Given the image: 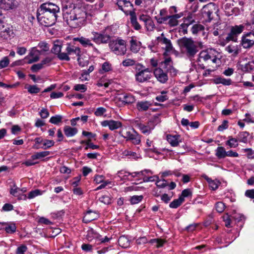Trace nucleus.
Here are the masks:
<instances>
[{
  "label": "nucleus",
  "mask_w": 254,
  "mask_h": 254,
  "mask_svg": "<svg viewBox=\"0 0 254 254\" xmlns=\"http://www.w3.org/2000/svg\"><path fill=\"white\" fill-rule=\"evenodd\" d=\"M62 12L64 21L71 28L81 27L86 22L87 11L83 2L65 1L63 3Z\"/></svg>",
  "instance_id": "obj_1"
},
{
  "label": "nucleus",
  "mask_w": 254,
  "mask_h": 254,
  "mask_svg": "<svg viewBox=\"0 0 254 254\" xmlns=\"http://www.w3.org/2000/svg\"><path fill=\"white\" fill-rule=\"evenodd\" d=\"M60 7L52 2L42 4L37 11V18L41 25L49 27L53 25L59 13Z\"/></svg>",
  "instance_id": "obj_2"
},
{
  "label": "nucleus",
  "mask_w": 254,
  "mask_h": 254,
  "mask_svg": "<svg viewBox=\"0 0 254 254\" xmlns=\"http://www.w3.org/2000/svg\"><path fill=\"white\" fill-rule=\"evenodd\" d=\"M181 52L189 59L193 58L199 49L195 42L191 38L184 37L179 41Z\"/></svg>",
  "instance_id": "obj_3"
},
{
  "label": "nucleus",
  "mask_w": 254,
  "mask_h": 254,
  "mask_svg": "<svg viewBox=\"0 0 254 254\" xmlns=\"http://www.w3.org/2000/svg\"><path fill=\"white\" fill-rule=\"evenodd\" d=\"M109 46L111 52L118 56H124L126 54L127 42L120 37L110 41Z\"/></svg>",
  "instance_id": "obj_4"
},
{
  "label": "nucleus",
  "mask_w": 254,
  "mask_h": 254,
  "mask_svg": "<svg viewBox=\"0 0 254 254\" xmlns=\"http://www.w3.org/2000/svg\"><path fill=\"white\" fill-rule=\"evenodd\" d=\"M219 11L218 6L213 2H210L203 6L201 13L203 17L206 18L207 22H210L214 15Z\"/></svg>",
  "instance_id": "obj_5"
},
{
  "label": "nucleus",
  "mask_w": 254,
  "mask_h": 254,
  "mask_svg": "<svg viewBox=\"0 0 254 254\" xmlns=\"http://www.w3.org/2000/svg\"><path fill=\"white\" fill-rule=\"evenodd\" d=\"M217 51L212 49L202 51L199 54L197 62L201 63L202 61L206 62L208 60H211L213 63H216L218 60L217 58Z\"/></svg>",
  "instance_id": "obj_6"
},
{
  "label": "nucleus",
  "mask_w": 254,
  "mask_h": 254,
  "mask_svg": "<svg viewBox=\"0 0 254 254\" xmlns=\"http://www.w3.org/2000/svg\"><path fill=\"white\" fill-rule=\"evenodd\" d=\"M93 37L92 40L97 45L107 44L110 42L111 36L109 34L105 33V30L100 32L92 31L91 32Z\"/></svg>",
  "instance_id": "obj_7"
},
{
  "label": "nucleus",
  "mask_w": 254,
  "mask_h": 254,
  "mask_svg": "<svg viewBox=\"0 0 254 254\" xmlns=\"http://www.w3.org/2000/svg\"><path fill=\"white\" fill-rule=\"evenodd\" d=\"M62 48V43L61 41L57 40L54 41L53 46L51 49L52 53L56 55L57 58L61 61H69L70 58L65 54L64 52H61Z\"/></svg>",
  "instance_id": "obj_8"
},
{
  "label": "nucleus",
  "mask_w": 254,
  "mask_h": 254,
  "mask_svg": "<svg viewBox=\"0 0 254 254\" xmlns=\"http://www.w3.org/2000/svg\"><path fill=\"white\" fill-rule=\"evenodd\" d=\"M151 70L149 68L138 69L135 74V80L139 83H143L149 81L152 77Z\"/></svg>",
  "instance_id": "obj_9"
},
{
  "label": "nucleus",
  "mask_w": 254,
  "mask_h": 254,
  "mask_svg": "<svg viewBox=\"0 0 254 254\" xmlns=\"http://www.w3.org/2000/svg\"><path fill=\"white\" fill-rule=\"evenodd\" d=\"M184 16L183 12H180L175 15H169L168 17L163 18L161 19V22H163V24H166L170 27H173L177 26L179 24L178 19Z\"/></svg>",
  "instance_id": "obj_10"
},
{
  "label": "nucleus",
  "mask_w": 254,
  "mask_h": 254,
  "mask_svg": "<svg viewBox=\"0 0 254 254\" xmlns=\"http://www.w3.org/2000/svg\"><path fill=\"white\" fill-rule=\"evenodd\" d=\"M241 44L244 49H250L254 45V33L250 32L244 34Z\"/></svg>",
  "instance_id": "obj_11"
},
{
  "label": "nucleus",
  "mask_w": 254,
  "mask_h": 254,
  "mask_svg": "<svg viewBox=\"0 0 254 254\" xmlns=\"http://www.w3.org/2000/svg\"><path fill=\"white\" fill-rule=\"evenodd\" d=\"M168 71L163 70L161 67L155 68L153 70V74L157 80L162 84L166 83L168 80Z\"/></svg>",
  "instance_id": "obj_12"
},
{
  "label": "nucleus",
  "mask_w": 254,
  "mask_h": 254,
  "mask_svg": "<svg viewBox=\"0 0 254 254\" xmlns=\"http://www.w3.org/2000/svg\"><path fill=\"white\" fill-rule=\"evenodd\" d=\"M244 26L243 25H235L232 26L231 28L230 33L226 37L228 41H233L236 42L237 40V36L240 34L244 29Z\"/></svg>",
  "instance_id": "obj_13"
},
{
  "label": "nucleus",
  "mask_w": 254,
  "mask_h": 254,
  "mask_svg": "<svg viewBox=\"0 0 254 254\" xmlns=\"http://www.w3.org/2000/svg\"><path fill=\"white\" fill-rule=\"evenodd\" d=\"M122 136L127 141H131L134 145H138L141 142V135L133 128L132 129V131H127L125 136Z\"/></svg>",
  "instance_id": "obj_14"
},
{
  "label": "nucleus",
  "mask_w": 254,
  "mask_h": 254,
  "mask_svg": "<svg viewBox=\"0 0 254 254\" xmlns=\"http://www.w3.org/2000/svg\"><path fill=\"white\" fill-rule=\"evenodd\" d=\"M41 55V51L37 50L36 47H33L30 50L28 55L25 57L24 60L27 61V64H31L38 61Z\"/></svg>",
  "instance_id": "obj_15"
},
{
  "label": "nucleus",
  "mask_w": 254,
  "mask_h": 254,
  "mask_svg": "<svg viewBox=\"0 0 254 254\" xmlns=\"http://www.w3.org/2000/svg\"><path fill=\"white\" fill-rule=\"evenodd\" d=\"M75 41L78 42L83 47L86 48H91L93 51L98 52V50L92 43V40L83 36L75 38Z\"/></svg>",
  "instance_id": "obj_16"
},
{
  "label": "nucleus",
  "mask_w": 254,
  "mask_h": 254,
  "mask_svg": "<svg viewBox=\"0 0 254 254\" xmlns=\"http://www.w3.org/2000/svg\"><path fill=\"white\" fill-rule=\"evenodd\" d=\"M154 120L155 119L153 120H150L146 125L143 124H139L138 125L139 129L143 134L148 135L154 129L157 124L155 123Z\"/></svg>",
  "instance_id": "obj_17"
},
{
  "label": "nucleus",
  "mask_w": 254,
  "mask_h": 254,
  "mask_svg": "<svg viewBox=\"0 0 254 254\" xmlns=\"http://www.w3.org/2000/svg\"><path fill=\"white\" fill-rule=\"evenodd\" d=\"M163 68L173 76L177 75V70L173 66V62L171 58L169 57L166 58L164 61L161 63Z\"/></svg>",
  "instance_id": "obj_18"
},
{
  "label": "nucleus",
  "mask_w": 254,
  "mask_h": 254,
  "mask_svg": "<svg viewBox=\"0 0 254 254\" xmlns=\"http://www.w3.org/2000/svg\"><path fill=\"white\" fill-rule=\"evenodd\" d=\"M66 53L65 54L69 57V56H72V58H75L80 56L81 50L80 49L76 46L67 44L65 49Z\"/></svg>",
  "instance_id": "obj_19"
},
{
  "label": "nucleus",
  "mask_w": 254,
  "mask_h": 254,
  "mask_svg": "<svg viewBox=\"0 0 254 254\" xmlns=\"http://www.w3.org/2000/svg\"><path fill=\"white\" fill-rule=\"evenodd\" d=\"M118 99L124 104H132L135 101V99L132 95L127 93L119 94Z\"/></svg>",
  "instance_id": "obj_20"
},
{
  "label": "nucleus",
  "mask_w": 254,
  "mask_h": 254,
  "mask_svg": "<svg viewBox=\"0 0 254 254\" xmlns=\"http://www.w3.org/2000/svg\"><path fill=\"white\" fill-rule=\"evenodd\" d=\"M101 125L104 127H108L111 130L118 129L122 126L121 122L113 120L104 121L101 123Z\"/></svg>",
  "instance_id": "obj_21"
},
{
  "label": "nucleus",
  "mask_w": 254,
  "mask_h": 254,
  "mask_svg": "<svg viewBox=\"0 0 254 254\" xmlns=\"http://www.w3.org/2000/svg\"><path fill=\"white\" fill-rule=\"evenodd\" d=\"M0 33L1 36L3 39H7L9 38L10 33H12V31L10 30L9 26L4 22H0Z\"/></svg>",
  "instance_id": "obj_22"
},
{
  "label": "nucleus",
  "mask_w": 254,
  "mask_h": 254,
  "mask_svg": "<svg viewBox=\"0 0 254 254\" xmlns=\"http://www.w3.org/2000/svg\"><path fill=\"white\" fill-rule=\"evenodd\" d=\"M157 39L159 42L165 45V52L164 53V55H166L167 52H169L173 50V46L170 40L166 38L163 33H162L161 36L158 37Z\"/></svg>",
  "instance_id": "obj_23"
},
{
  "label": "nucleus",
  "mask_w": 254,
  "mask_h": 254,
  "mask_svg": "<svg viewBox=\"0 0 254 254\" xmlns=\"http://www.w3.org/2000/svg\"><path fill=\"white\" fill-rule=\"evenodd\" d=\"M17 3L16 0H0V7L7 10L15 7Z\"/></svg>",
  "instance_id": "obj_24"
},
{
  "label": "nucleus",
  "mask_w": 254,
  "mask_h": 254,
  "mask_svg": "<svg viewBox=\"0 0 254 254\" xmlns=\"http://www.w3.org/2000/svg\"><path fill=\"white\" fill-rule=\"evenodd\" d=\"M166 137L168 142L173 147H176L178 146L180 142H182L180 135L168 134Z\"/></svg>",
  "instance_id": "obj_25"
},
{
  "label": "nucleus",
  "mask_w": 254,
  "mask_h": 254,
  "mask_svg": "<svg viewBox=\"0 0 254 254\" xmlns=\"http://www.w3.org/2000/svg\"><path fill=\"white\" fill-rule=\"evenodd\" d=\"M117 4L119 8L122 10L126 15L129 14V11L124 9V7H131L133 8V4L127 0H119L117 1Z\"/></svg>",
  "instance_id": "obj_26"
},
{
  "label": "nucleus",
  "mask_w": 254,
  "mask_h": 254,
  "mask_svg": "<svg viewBox=\"0 0 254 254\" xmlns=\"http://www.w3.org/2000/svg\"><path fill=\"white\" fill-rule=\"evenodd\" d=\"M129 43L130 51L134 53H137L140 49L141 45V42L138 41L136 39L132 37Z\"/></svg>",
  "instance_id": "obj_27"
},
{
  "label": "nucleus",
  "mask_w": 254,
  "mask_h": 254,
  "mask_svg": "<svg viewBox=\"0 0 254 254\" xmlns=\"http://www.w3.org/2000/svg\"><path fill=\"white\" fill-rule=\"evenodd\" d=\"M129 15L130 16V22L132 26L136 30H140L141 26L137 21L136 15L134 10H129Z\"/></svg>",
  "instance_id": "obj_28"
},
{
  "label": "nucleus",
  "mask_w": 254,
  "mask_h": 254,
  "mask_svg": "<svg viewBox=\"0 0 254 254\" xmlns=\"http://www.w3.org/2000/svg\"><path fill=\"white\" fill-rule=\"evenodd\" d=\"M98 214L95 211L91 210L88 211L83 217V221L85 223L90 222L94 220L97 219Z\"/></svg>",
  "instance_id": "obj_29"
},
{
  "label": "nucleus",
  "mask_w": 254,
  "mask_h": 254,
  "mask_svg": "<svg viewBox=\"0 0 254 254\" xmlns=\"http://www.w3.org/2000/svg\"><path fill=\"white\" fill-rule=\"evenodd\" d=\"M64 131L65 136L67 137L74 136L78 132L75 127H71L68 126H65L64 128Z\"/></svg>",
  "instance_id": "obj_30"
},
{
  "label": "nucleus",
  "mask_w": 254,
  "mask_h": 254,
  "mask_svg": "<svg viewBox=\"0 0 254 254\" xmlns=\"http://www.w3.org/2000/svg\"><path fill=\"white\" fill-rule=\"evenodd\" d=\"M213 83L216 84H222L224 85H230L231 84V79H226L222 77H218L212 79Z\"/></svg>",
  "instance_id": "obj_31"
},
{
  "label": "nucleus",
  "mask_w": 254,
  "mask_h": 254,
  "mask_svg": "<svg viewBox=\"0 0 254 254\" xmlns=\"http://www.w3.org/2000/svg\"><path fill=\"white\" fill-rule=\"evenodd\" d=\"M151 106L148 101H139L136 104V108L139 111H146Z\"/></svg>",
  "instance_id": "obj_32"
},
{
  "label": "nucleus",
  "mask_w": 254,
  "mask_h": 254,
  "mask_svg": "<svg viewBox=\"0 0 254 254\" xmlns=\"http://www.w3.org/2000/svg\"><path fill=\"white\" fill-rule=\"evenodd\" d=\"M51 152L49 151H43L38 152L31 156V159L34 160L41 159L51 154Z\"/></svg>",
  "instance_id": "obj_33"
},
{
  "label": "nucleus",
  "mask_w": 254,
  "mask_h": 254,
  "mask_svg": "<svg viewBox=\"0 0 254 254\" xmlns=\"http://www.w3.org/2000/svg\"><path fill=\"white\" fill-rule=\"evenodd\" d=\"M166 242L165 240L161 239H153L149 241V243L156 248L163 247Z\"/></svg>",
  "instance_id": "obj_34"
},
{
  "label": "nucleus",
  "mask_w": 254,
  "mask_h": 254,
  "mask_svg": "<svg viewBox=\"0 0 254 254\" xmlns=\"http://www.w3.org/2000/svg\"><path fill=\"white\" fill-rule=\"evenodd\" d=\"M118 243L121 247L124 248H127L130 245L129 240L125 236L120 237L118 240Z\"/></svg>",
  "instance_id": "obj_35"
},
{
  "label": "nucleus",
  "mask_w": 254,
  "mask_h": 254,
  "mask_svg": "<svg viewBox=\"0 0 254 254\" xmlns=\"http://www.w3.org/2000/svg\"><path fill=\"white\" fill-rule=\"evenodd\" d=\"M226 50L233 56H236L240 52L238 46L229 45L226 48Z\"/></svg>",
  "instance_id": "obj_36"
},
{
  "label": "nucleus",
  "mask_w": 254,
  "mask_h": 254,
  "mask_svg": "<svg viewBox=\"0 0 254 254\" xmlns=\"http://www.w3.org/2000/svg\"><path fill=\"white\" fill-rule=\"evenodd\" d=\"M55 144V142L52 140L49 139H45L43 141V145L42 146H35L34 148L35 149H39L42 148L43 149H47L52 146H53Z\"/></svg>",
  "instance_id": "obj_37"
},
{
  "label": "nucleus",
  "mask_w": 254,
  "mask_h": 254,
  "mask_svg": "<svg viewBox=\"0 0 254 254\" xmlns=\"http://www.w3.org/2000/svg\"><path fill=\"white\" fill-rule=\"evenodd\" d=\"M167 13L168 12L166 8H163L160 10L159 15L155 17V19L156 20L158 24H163V22H161V19H163V18H165L166 17H168L169 15H167Z\"/></svg>",
  "instance_id": "obj_38"
},
{
  "label": "nucleus",
  "mask_w": 254,
  "mask_h": 254,
  "mask_svg": "<svg viewBox=\"0 0 254 254\" xmlns=\"http://www.w3.org/2000/svg\"><path fill=\"white\" fill-rule=\"evenodd\" d=\"M100 237V235L92 228L89 229L87 231L86 238L88 241H91L93 239H99Z\"/></svg>",
  "instance_id": "obj_39"
},
{
  "label": "nucleus",
  "mask_w": 254,
  "mask_h": 254,
  "mask_svg": "<svg viewBox=\"0 0 254 254\" xmlns=\"http://www.w3.org/2000/svg\"><path fill=\"white\" fill-rule=\"evenodd\" d=\"M227 151L225 150L224 147L222 146L218 147L216 149L215 155L219 158H224L226 157Z\"/></svg>",
  "instance_id": "obj_40"
},
{
  "label": "nucleus",
  "mask_w": 254,
  "mask_h": 254,
  "mask_svg": "<svg viewBox=\"0 0 254 254\" xmlns=\"http://www.w3.org/2000/svg\"><path fill=\"white\" fill-rule=\"evenodd\" d=\"M238 139L229 136L228 140L226 141V145L229 146L230 148H236L238 146Z\"/></svg>",
  "instance_id": "obj_41"
},
{
  "label": "nucleus",
  "mask_w": 254,
  "mask_h": 254,
  "mask_svg": "<svg viewBox=\"0 0 254 254\" xmlns=\"http://www.w3.org/2000/svg\"><path fill=\"white\" fill-rule=\"evenodd\" d=\"M123 155L128 157L129 158L137 160L140 157V155L136 152L128 150H125L123 152Z\"/></svg>",
  "instance_id": "obj_42"
},
{
  "label": "nucleus",
  "mask_w": 254,
  "mask_h": 254,
  "mask_svg": "<svg viewBox=\"0 0 254 254\" xmlns=\"http://www.w3.org/2000/svg\"><path fill=\"white\" fill-rule=\"evenodd\" d=\"M184 200L185 199L183 197H179L178 199H176L171 202L169 204V206L172 208H177L182 204Z\"/></svg>",
  "instance_id": "obj_43"
},
{
  "label": "nucleus",
  "mask_w": 254,
  "mask_h": 254,
  "mask_svg": "<svg viewBox=\"0 0 254 254\" xmlns=\"http://www.w3.org/2000/svg\"><path fill=\"white\" fill-rule=\"evenodd\" d=\"M145 173H146L147 174H152L153 173L151 170H144L143 171H141L139 172H134L132 173H127L128 176H131L132 178H135L139 175H142L144 176L145 175Z\"/></svg>",
  "instance_id": "obj_44"
},
{
  "label": "nucleus",
  "mask_w": 254,
  "mask_h": 254,
  "mask_svg": "<svg viewBox=\"0 0 254 254\" xmlns=\"http://www.w3.org/2000/svg\"><path fill=\"white\" fill-rule=\"evenodd\" d=\"M242 69L247 72H250L254 69V60L243 65Z\"/></svg>",
  "instance_id": "obj_45"
},
{
  "label": "nucleus",
  "mask_w": 254,
  "mask_h": 254,
  "mask_svg": "<svg viewBox=\"0 0 254 254\" xmlns=\"http://www.w3.org/2000/svg\"><path fill=\"white\" fill-rule=\"evenodd\" d=\"M249 135V132L247 131L241 132L238 134V140L243 143H247L248 138Z\"/></svg>",
  "instance_id": "obj_46"
},
{
  "label": "nucleus",
  "mask_w": 254,
  "mask_h": 254,
  "mask_svg": "<svg viewBox=\"0 0 254 254\" xmlns=\"http://www.w3.org/2000/svg\"><path fill=\"white\" fill-rule=\"evenodd\" d=\"M50 45L46 42L42 41L39 43L38 45V47L41 50V54L42 52H47L49 51L50 49Z\"/></svg>",
  "instance_id": "obj_47"
},
{
  "label": "nucleus",
  "mask_w": 254,
  "mask_h": 254,
  "mask_svg": "<svg viewBox=\"0 0 254 254\" xmlns=\"http://www.w3.org/2000/svg\"><path fill=\"white\" fill-rule=\"evenodd\" d=\"M167 91H162L161 92V94L157 96L155 98V99L160 102H163L168 99V97L166 95L167 93Z\"/></svg>",
  "instance_id": "obj_48"
},
{
  "label": "nucleus",
  "mask_w": 254,
  "mask_h": 254,
  "mask_svg": "<svg viewBox=\"0 0 254 254\" xmlns=\"http://www.w3.org/2000/svg\"><path fill=\"white\" fill-rule=\"evenodd\" d=\"M144 24L147 31H152L155 27L154 22L151 18L148 19Z\"/></svg>",
  "instance_id": "obj_49"
},
{
  "label": "nucleus",
  "mask_w": 254,
  "mask_h": 254,
  "mask_svg": "<svg viewBox=\"0 0 254 254\" xmlns=\"http://www.w3.org/2000/svg\"><path fill=\"white\" fill-rule=\"evenodd\" d=\"M62 119L63 117L61 115H57L54 116H52L50 118L49 122L54 125H58L62 122Z\"/></svg>",
  "instance_id": "obj_50"
},
{
  "label": "nucleus",
  "mask_w": 254,
  "mask_h": 254,
  "mask_svg": "<svg viewBox=\"0 0 254 254\" xmlns=\"http://www.w3.org/2000/svg\"><path fill=\"white\" fill-rule=\"evenodd\" d=\"M204 29V27L199 24H194L191 28V32L193 34H196L198 32L203 31Z\"/></svg>",
  "instance_id": "obj_51"
},
{
  "label": "nucleus",
  "mask_w": 254,
  "mask_h": 254,
  "mask_svg": "<svg viewBox=\"0 0 254 254\" xmlns=\"http://www.w3.org/2000/svg\"><path fill=\"white\" fill-rule=\"evenodd\" d=\"M112 70V65L108 62H105L102 65V69L100 70V72L103 73L104 72H108Z\"/></svg>",
  "instance_id": "obj_52"
},
{
  "label": "nucleus",
  "mask_w": 254,
  "mask_h": 254,
  "mask_svg": "<svg viewBox=\"0 0 254 254\" xmlns=\"http://www.w3.org/2000/svg\"><path fill=\"white\" fill-rule=\"evenodd\" d=\"M42 194V192L40 190L36 189L29 192L28 194V198L32 199L36 196L41 195Z\"/></svg>",
  "instance_id": "obj_53"
},
{
  "label": "nucleus",
  "mask_w": 254,
  "mask_h": 254,
  "mask_svg": "<svg viewBox=\"0 0 254 254\" xmlns=\"http://www.w3.org/2000/svg\"><path fill=\"white\" fill-rule=\"evenodd\" d=\"M28 92L31 94H36L40 92V89L36 85H29L27 87Z\"/></svg>",
  "instance_id": "obj_54"
},
{
  "label": "nucleus",
  "mask_w": 254,
  "mask_h": 254,
  "mask_svg": "<svg viewBox=\"0 0 254 254\" xmlns=\"http://www.w3.org/2000/svg\"><path fill=\"white\" fill-rule=\"evenodd\" d=\"M54 59V57L48 56L44 58L43 60H42L41 62L44 67L46 66H49Z\"/></svg>",
  "instance_id": "obj_55"
},
{
  "label": "nucleus",
  "mask_w": 254,
  "mask_h": 254,
  "mask_svg": "<svg viewBox=\"0 0 254 254\" xmlns=\"http://www.w3.org/2000/svg\"><path fill=\"white\" fill-rule=\"evenodd\" d=\"M143 198V197L141 195H133L132 197H131L130 199V202L132 204H137L140 202L142 200Z\"/></svg>",
  "instance_id": "obj_56"
},
{
  "label": "nucleus",
  "mask_w": 254,
  "mask_h": 254,
  "mask_svg": "<svg viewBox=\"0 0 254 254\" xmlns=\"http://www.w3.org/2000/svg\"><path fill=\"white\" fill-rule=\"evenodd\" d=\"M135 62H136L134 60L127 59L122 62V64L124 66L127 67L134 65L135 64Z\"/></svg>",
  "instance_id": "obj_57"
},
{
  "label": "nucleus",
  "mask_w": 254,
  "mask_h": 254,
  "mask_svg": "<svg viewBox=\"0 0 254 254\" xmlns=\"http://www.w3.org/2000/svg\"><path fill=\"white\" fill-rule=\"evenodd\" d=\"M215 206L216 211L219 213L223 212L225 208V204L221 201L216 203Z\"/></svg>",
  "instance_id": "obj_58"
},
{
  "label": "nucleus",
  "mask_w": 254,
  "mask_h": 254,
  "mask_svg": "<svg viewBox=\"0 0 254 254\" xmlns=\"http://www.w3.org/2000/svg\"><path fill=\"white\" fill-rule=\"evenodd\" d=\"M106 111V109L104 107H98L94 112V115L97 117H101L102 116Z\"/></svg>",
  "instance_id": "obj_59"
},
{
  "label": "nucleus",
  "mask_w": 254,
  "mask_h": 254,
  "mask_svg": "<svg viewBox=\"0 0 254 254\" xmlns=\"http://www.w3.org/2000/svg\"><path fill=\"white\" fill-rule=\"evenodd\" d=\"M16 227L14 224H10L5 227V230L7 233H13L16 231Z\"/></svg>",
  "instance_id": "obj_60"
},
{
  "label": "nucleus",
  "mask_w": 254,
  "mask_h": 254,
  "mask_svg": "<svg viewBox=\"0 0 254 254\" xmlns=\"http://www.w3.org/2000/svg\"><path fill=\"white\" fill-rule=\"evenodd\" d=\"M27 249L28 248L26 245H21L17 247L15 253L16 254H24Z\"/></svg>",
  "instance_id": "obj_61"
},
{
  "label": "nucleus",
  "mask_w": 254,
  "mask_h": 254,
  "mask_svg": "<svg viewBox=\"0 0 254 254\" xmlns=\"http://www.w3.org/2000/svg\"><path fill=\"white\" fill-rule=\"evenodd\" d=\"M10 193L14 196H18L20 193V188L14 185L13 188H11L10 190Z\"/></svg>",
  "instance_id": "obj_62"
},
{
  "label": "nucleus",
  "mask_w": 254,
  "mask_h": 254,
  "mask_svg": "<svg viewBox=\"0 0 254 254\" xmlns=\"http://www.w3.org/2000/svg\"><path fill=\"white\" fill-rule=\"evenodd\" d=\"M127 173L128 172L124 171H119L117 174V176L120 178L122 180H126L127 179Z\"/></svg>",
  "instance_id": "obj_63"
},
{
  "label": "nucleus",
  "mask_w": 254,
  "mask_h": 254,
  "mask_svg": "<svg viewBox=\"0 0 254 254\" xmlns=\"http://www.w3.org/2000/svg\"><path fill=\"white\" fill-rule=\"evenodd\" d=\"M245 152H248L247 157L249 159H254V151L252 148H245L243 149Z\"/></svg>",
  "instance_id": "obj_64"
}]
</instances>
